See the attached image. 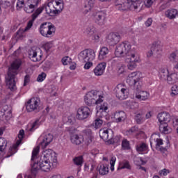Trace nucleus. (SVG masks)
<instances>
[{
    "label": "nucleus",
    "mask_w": 178,
    "mask_h": 178,
    "mask_svg": "<svg viewBox=\"0 0 178 178\" xmlns=\"http://www.w3.org/2000/svg\"><path fill=\"white\" fill-rule=\"evenodd\" d=\"M159 131L163 134H169V133H172V128L168 125V123L161 124L159 126Z\"/></svg>",
    "instance_id": "obj_25"
},
{
    "label": "nucleus",
    "mask_w": 178,
    "mask_h": 178,
    "mask_svg": "<svg viewBox=\"0 0 178 178\" xmlns=\"http://www.w3.org/2000/svg\"><path fill=\"white\" fill-rule=\"evenodd\" d=\"M120 169H128L130 170L131 169V167L130 166V164L129 163V161H124L122 165L118 167V170H120Z\"/></svg>",
    "instance_id": "obj_43"
},
{
    "label": "nucleus",
    "mask_w": 178,
    "mask_h": 178,
    "mask_svg": "<svg viewBox=\"0 0 178 178\" xmlns=\"http://www.w3.org/2000/svg\"><path fill=\"white\" fill-rule=\"evenodd\" d=\"M97 170L102 176H105V175H108L109 172V168L105 166L104 164L100 165L97 167Z\"/></svg>",
    "instance_id": "obj_29"
},
{
    "label": "nucleus",
    "mask_w": 178,
    "mask_h": 178,
    "mask_svg": "<svg viewBox=\"0 0 178 178\" xmlns=\"http://www.w3.org/2000/svg\"><path fill=\"white\" fill-rule=\"evenodd\" d=\"M43 48L46 51V52H48V51H49V49L52 48V44L50 42H47L43 45Z\"/></svg>",
    "instance_id": "obj_57"
},
{
    "label": "nucleus",
    "mask_w": 178,
    "mask_h": 178,
    "mask_svg": "<svg viewBox=\"0 0 178 178\" xmlns=\"http://www.w3.org/2000/svg\"><path fill=\"white\" fill-rule=\"evenodd\" d=\"M99 111H108V104L104 103L102 105H101Z\"/></svg>",
    "instance_id": "obj_60"
},
{
    "label": "nucleus",
    "mask_w": 178,
    "mask_h": 178,
    "mask_svg": "<svg viewBox=\"0 0 178 178\" xmlns=\"http://www.w3.org/2000/svg\"><path fill=\"white\" fill-rule=\"evenodd\" d=\"M102 123H104V120H102L101 118H97L95 120V124L96 129H99V127H101V126H102Z\"/></svg>",
    "instance_id": "obj_47"
},
{
    "label": "nucleus",
    "mask_w": 178,
    "mask_h": 178,
    "mask_svg": "<svg viewBox=\"0 0 178 178\" xmlns=\"http://www.w3.org/2000/svg\"><path fill=\"white\" fill-rule=\"evenodd\" d=\"M177 15V10L176 9L168 10L165 12V16L170 19H176Z\"/></svg>",
    "instance_id": "obj_30"
},
{
    "label": "nucleus",
    "mask_w": 178,
    "mask_h": 178,
    "mask_svg": "<svg viewBox=\"0 0 178 178\" xmlns=\"http://www.w3.org/2000/svg\"><path fill=\"white\" fill-rule=\"evenodd\" d=\"M143 114L138 113L135 115V120L138 124H141V122L143 121Z\"/></svg>",
    "instance_id": "obj_49"
},
{
    "label": "nucleus",
    "mask_w": 178,
    "mask_h": 178,
    "mask_svg": "<svg viewBox=\"0 0 178 178\" xmlns=\"http://www.w3.org/2000/svg\"><path fill=\"white\" fill-rule=\"evenodd\" d=\"M108 54H109V49H108V47H102L99 53V59L100 60L106 59V58L108 57Z\"/></svg>",
    "instance_id": "obj_24"
},
{
    "label": "nucleus",
    "mask_w": 178,
    "mask_h": 178,
    "mask_svg": "<svg viewBox=\"0 0 178 178\" xmlns=\"http://www.w3.org/2000/svg\"><path fill=\"white\" fill-rule=\"evenodd\" d=\"M141 0H131V10L141 9L143 5H141Z\"/></svg>",
    "instance_id": "obj_28"
},
{
    "label": "nucleus",
    "mask_w": 178,
    "mask_h": 178,
    "mask_svg": "<svg viewBox=\"0 0 178 178\" xmlns=\"http://www.w3.org/2000/svg\"><path fill=\"white\" fill-rule=\"evenodd\" d=\"M86 33L88 35V37H89V38L90 37H92V35H94L95 32H94V28L92 26H89L86 29Z\"/></svg>",
    "instance_id": "obj_44"
},
{
    "label": "nucleus",
    "mask_w": 178,
    "mask_h": 178,
    "mask_svg": "<svg viewBox=\"0 0 178 178\" xmlns=\"http://www.w3.org/2000/svg\"><path fill=\"white\" fill-rule=\"evenodd\" d=\"M154 2H155V0H147L146 3H145V5L147 6V8H150L152 6V3H154Z\"/></svg>",
    "instance_id": "obj_63"
},
{
    "label": "nucleus",
    "mask_w": 178,
    "mask_h": 178,
    "mask_svg": "<svg viewBox=\"0 0 178 178\" xmlns=\"http://www.w3.org/2000/svg\"><path fill=\"white\" fill-rule=\"evenodd\" d=\"M115 55L118 58L126 56L129 62L128 64V69L133 70L137 67V63L140 60V57L134 49H131V44L129 42H124L120 44L117 45Z\"/></svg>",
    "instance_id": "obj_2"
},
{
    "label": "nucleus",
    "mask_w": 178,
    "mask_h": 178,
    "mask_svg": "<svg viewBox=\"0 0 178 178\" xmlns=\"http://www.w3.org/2000/svg\"><path fill=\"white\" fill-rule=\"evenodd\" d=\"M122 147L124 149H129V148H130V143L127 140H124L122 143Z\"/></svg>",
    "instance_id": "obj_51"
},
{
    "label": "nucleus",
    "mask_w": 178,
    "mask_h": 178,
    "mask_svg": "<svg viewBox=\"0 0 178 178\" xmlns=\"http://www.w3.org/2000/svg\"><path fill=\"white\" fill-rule=\"evenodd\" d=\"M53 3L56 5L51 8V13H54V16H56V15H59L63 10L65 3L63 0H53Z\"/></svg>",
    "instance_id": "obj_13"
},
{
    "label": "nucleus",
    "mask_w": 178,
    "mask_h": 178,
    "mask_svg": "<svg viewBox=\"0 0 178 178\" xmlns=\"http://www.w3.org/2000/svg\"><path fill=\"white\" fill-rule=\"evenodd\" d=\"M35 9V8L34 7V5L30 4V2L26 1L25 3L24 10L26 13H33Z\"/></svg>",
    "instance_id": "obj_31"
},
{
    "label": "nucleus",
    "mask_w": 178,
    "mask_h": 178,
    "mask_svg": "<svg viewBox=\"0 0 178 178\" xmlns=\"http://www.w3.org/2000/svg\"><path fill=\"white\" fill-rule=\"evenodd\" d=\"M8 105H4L2 109L0 111V120L3 122H8L12 118V111L8 110Z\"/></svg>",
    "instance_id": "obj_15"
},
{
    "label": "nucleus",
    "mask_w": 178,
    "mask_h": 178,
    "mask_svg": "<svg viewBox=\"0 0 178 178\" xmlns=\"http://www.w3.org/2000/svg\"><path fill=\"white\" fill-rule=\"evenodd\" d=\"M22 66V60L17 59L14 60L7 72V76H6V83L7 88L10 90V91H15L17 89L16 81H17V76L19 73V69Z\"/></svg>",
    "instance_id": "obj_3"
},
{
    "label": "nucleus",
    "mask_w": 178,
    "mask_h": 178,
    "mask_svg": "<svg viewBox=\"0 0 178 178\" xmlns=\"http://www.w3.org/2000/svg\"><path fill=\"white\" fill-rule=\"evenodd\" d=\"M40 152V146H37L33 149L32 152V157L31 164V174L33 176H36L38 170L41 169L43 172H48L51 169V164L56 163L58 162V159L56 158V154L52 149H49L43 152V159H40L38 160V155Z\"/></svg>",
    "instance_id": "obj_1"
},
{
    "label": "nucleus",
    "mask_w": 178,
    "mask_h": 178,
    "mask_svg": "<svg viewBox=\"0 0 178 178\" xmlns=\"http://www.w3.org/2000/svg\"><path fill=\"white\" fill-rule=\"evenodd\" d=\"M15 3L13 0H1L0 5L3 6V8H8V6H12Z\"/></svg>",
    "instance_id": "obj_36"
},
{
    "label": "nucleus",
    "mask_w": 178,
    "mask_h": 178,
    "mask_svg": "<svg viewBox=\"0 0 178 178\" xmlns=\"http://www.w3.org/2000/svg\"><path fill=\"white\" fill-rule=\"evenodd\" d=\"M127 83L131 86H134L136 91L141 90V84H140V78H131L129 77L127 79Z\"/></svg>",
    "instance_id": "obj_17"
},
{
    "label": "nucleus",
    "mask_w": 178,
    "mask_h": 178,
    "mask_svg": "<svg viewBox=\"0 0 178 178\" xmlns=\"http://www.w3.org/2000/svg\"><path fill=\"white\" fill-rule=\"evenodd\" d=\"M157 119L159 120L160 124L169 123V122H170V114L166 112L160 113L157 115Z\"/></svg>",
    "instance_id": "obj_18"
},
{
    "label": "nucleus",
    "mask_w": 178,
    "mask_h": 178,
    "mask_svg": "<svg viewBox=\"0 0 178 178\" xmlns=\"http://www.w3.org/2000/svg\"><path fill=\"white\" fill-rule=\"evenodd\" d=\"M86 2L87 4L85 5L86 12H88L89 10H91V9L94 7L95 0H86Z\"/></svg>",
    "instance_id": "obj_38"
},
{
    "label": "nucleus",
    "mask_w": 178,
    "mask_h": 178,
    "mask_svg": "<svg viewBox=\"0 0 178 178\" xmlns=\"http://www.w3.org/2000/svg\"><path fill=\"white\" fill-rule=\"evenodd\" d=\"M83 159V156H79L73 159V162L76 166H81L84 162Z\"/></svg>",
    "instance_id": "obj_34"
},
{
    "label": "nucleus",
    "mask_w": 178,
    "mask_h": 178,
    "mask_svg": "<svg viewBox=\"0 0 178 178\" xmlns=\"http://www.w3.org/2000/svg\"><path fill=\"white\" fill-rule=\"evenodd\" d=\"M63 120L65 123H68V124H73V121L74 120V118L72 115L68 117H64Z\"/></svg>",
    "instance_id": "obj_45"
},
{
    "label": "nucleus",
    "mask_w": 178,
    "mask_h": 178,
    "mask_svg": "<svg viewBox=\"0 0 178 178\" xmlns=\"http://www.w3.org/2000/svg\"><path fill=\"white\" fill-rule=\"evenodd\" d=\"M41 122H40V119H37L32 124H31V127L29 129V131H34V130H35V129H37L38 127V126H40Z\"/></svg>",
    "instance_id": "obj_41"
},
{
    "label": "nucleus",
    "mask_w": 178,
    "mask_h": 178,
    "mask_svg": "<svg viewBox=\"0 0 178 178\" xmlns=\"http://www.w3.org/2000/svg\"><path fill=\"white\" fill-rule=\"evenodd\" d=\"M148 149V146L147 144L142 143L136 145V151L139 153L144 152Z\"/></svg>",
    "instance_id": "obj_33"
},
{
    "label": "nucleus",
    "mask_w": 178,
    "mask_h": 178,
    "mask_svg": "<svg viewBox=\"0 0 178 178\" xmlns=\"http://www.w3.org/2000/svg\"><path fill=\"white\" fill-rule=\"evenodd\" d=\"M91 110L87 106L81 107L77 110L76 118L78 120H84L90 116Z\"/></svg>",
    "instance_id": "obj_11"
},
{
    "label": "nucleus",
    "mask_w": 178,
    "mask_h": 178,
    "mask_svg": "<svg viewBox=\"0 0 178 178\" xmlns=\"http://www.w3.org/2000/svg\"><path fill=\"white\" fill-rule=\"evenodd\" d=\"M97 115L99 119H106V116H108V112L98 110L97 112Z\"/></svg>",
    "instance_id": "obj_40"
},
{
    "label": "nucleus",
    "mask_w": 178,
    "mask_h": 178,
    "mask_svg": "<svg viewBox=\"0 0 178 178\" xmlns=\"http://www.w3.org/2000/svg\"><path fill=\"white\" fill-rule=\"evenodd\" d=\"M94 20L96 24L104 26L105 24V19H106V13L104 11H98L94 15Z\"/></svg>",
    "instance_id": "obj_14"
},
{
    "label": "nucleus",
    "mask_w": 178,
    "mask_h": 178,
    "mask_svg": "<svg viewBox=\"0 0 178 178\" xmlns=\"http://www.w3.org/2000/svg\"><path fill=\"white\" fill-rule=\"evenodd\" d=\"M54 6L55 3H54V1L47 3V5L44 7L47 15H49L50 16H54V13H51V8H54Z\"/></svg>",
    "instance_id": "obj_35"
},
{
    "label": "nucleus",
    "mask_w": 178,
    "mask_h": 178,
    "mask_svg": "<svg viewBox=\"0 0 178 178\" xmlns=\"http://www.w3.org/2000/svg\"><path fill=\"white\" fill-rule=\"evenodd\" d=\"M70 140L72 144H74L75 145H80L83 141H84V138L81 135H72L70 136Z\"/></svg>",
    "instance_id": "obj_21"
},
{
    "label": "nucleus",
    "mask_w": 178,
    "mask_h": 178,
    "mask_svg": "<svg viewBox=\"0 0 178 178\" xmlns=\"http://www.w3.org/2000/svg\"><path fill=\"white\" fill-rule=\"evenodd\" d=\"M127 0H117L115 1V6L117 9H119V8L122 7V5H124L123 3L126 2Z\"/></svg>",
    "instance_id": "obj_53"
},
{
    "label": "nucleus",
    "mask_w": 178,
    "mask_h": 178,
    "mask_svg": "<svg viewBox=\"0 0 178 178\" xmlns=\"http://www.w3.org/2000/svg\"><path fill=\"white\" fill-rule=\"evenodd\" d=\"M24 138V130L21 129L18 134V138L19 140H17L16 143L14 144L12 147L9 148L8 152H10V155H8V156H12L14 154H16L17 152V147L22 144V141L23 138Z\"/></svg>",
    "instance_id": "obj_12"
},
{
    "label": "nucleus",
    "mask_w": 178,
    "mask_h": 178,
    "mask_svg": "<svg viewBox=\"0 0 178 178\" xmlns=\"http://www.w3.org/2000/svg\"><path fill=\"white\" fill-rule=\"evenodd\" d=\"M162 54V46L158 42H154L152 44L150 51L147 53V57L151 58L152 55L154 58H161Z\"/></svg>",
    "instance_id": "obj_9"
},
{
    "label": "nucleus",
    "mask_w": 178,
    "mask_h": 178,
    "mask_svg": "<svg viewBox=\"0 0 178 178\" xmlns=\"http://www.w3.org/2000/svg\"><path fill=\"white\" fill-rule=\"evenodd\" d=\"M30 5H33V8L38 6L39 0H29Z\"/></svg>",
    "instance_id": "obj_59"
},
{
    "label": "nucleus",
    "mask_w": 178,
    "mask_h": 178,
    "mask_svg": "<svg viewBox=\"0 0 178 178\" xmlns=\"http://www.w3.org/2000/svg\"><path fill=\"white\" fill-rule=\"evenodd\" d=\"M70 60H72V58H69V56H66L62 58L61 62L63 65H66L70 62Z\"/></svg>",
    "instance_id": "obj_54"
},
{
    "label": "nucleus",
    "mask_w": 178,
    "mask_h": 178,
    "mask_svg": "<svg viewBox=\"0 0 178 178\" xmlns=\"http://www.w3.org/2000/svg\"><path fill=\"white\" fill-rule=\"evenodd\" d=\"M136 98L139 99V101H146V99L149 98V93H148L147 91L138 90V93H136Z\"/></svg>",
    "instance_id": "obj_23"
},
{
    "label": "nucleus",
    "mask_w": 178,
    "mask_h": 178,
    "mask_svg": "<svg viewBox=\"0 0 178 178\" xmlns=\"http://www.w3.org/2000/svg\"><path fill=\"white\" fill-rule=\"evenodd\" d=\"M116 97L120 99V101H123V99H126V97H124V95H123V92L120 90V89H118L116 90Z\"/></svg>",
    "instance_id": "obj_42"
},
{
    "label": "nucleus",
    "mask_w": 178,
    "mask_h": 178,
    "mask_svg": "<svg viewBox=\"0 0 178 178\" xmlns=\"http://www.w3.org/2000/svg\"><path fill=\"white\" fill-rule=\"evenodd\" d=\"M80 62H90L95 59V51L92 49H86L81 51L78 55Z\"/></svg>",
    "instance_id": "obj_8"
},
{
    "label": "nucleus",
    "mask_w": 178,
    "mask_h": 178,
    "mask_svg": "<svg viewBox=\"0 0 178 178\" xmlns=\"http://www.w3.org/2000/svg\"><path fill=\"white\" fill-rule=\"evenodd\" d=\"M120 34L118 33H110L106 39V41L108 44L113 46L116 45L119 41H120Z\"/></svg>",
    "instance_id": "obj_16"
},
{
    "label": "nucleus",
    "mask_w": 178,
    "mask_h": 178,
    "mask_svg": "<svg viewBox=\"0 0 178 178\" xmlns=\"http://www.w3.org/2000/svg\"><path fill=\"white\" fill-rule=\"evenodd\" d=\"M30 82V75L27 74L24 76V86L26 87L27 86V83Z\"/></svg>",
    "instance_id": "obj_62"
},
{
    "label": "nucleus",
    "mask_w": 178,
    "mask_h": 178,
    "mask_svg": "<svg viewBox=\"0 0 178 178\" xmlns=\"http://www.w3.org/2000/svg\"><path fill=\"white\" fill-rule=\"evenodd\" d=\"M102 98H104V97L98 95L97 90H91L86 94L84 101L88 106H91V105H98V104H101V102L104 101Z\"/></svg>",
    "instance_id": "obj_4"
},
{
    "label": "nucleus",
    "mask_w": 178,
    "mask_h": 178,
    "mask_svg": "<svg viewBox=\"0 0 178 178\" xmlns=\"http://www.w3.org/2000/svg\"><path fill=\"white\" fill-rule=\"evenodd\" d=\"M53 140H54V136H52V134H48L47 135H45L42 142L41 143L42 146L44 148H47V147H48V145H49V144L52 143Z\"/></svg>",
    "instance_id": "obj_22"
},
{
    "label": "nucleus",
    "mask_w": 178,
    "mask_h": 178,
    "mask_svg": "<svg viewBox=\"0 0 178 178\" xmlns=\"http://www.w3.org/2000/svg\"><path fill=\"white\" fill-rule=\"evenodd\" d=\"M115 162H116V157H111L110 163H111V170L112 172H113V170H115Z\"/></svg>",
    "instance_id": "obj_52"
},
{
    "label": "nucleus",
    "mask_w": 178,
    "mask_h": 178,
    "mask_svg": "<svg viewBox=\"0 0 178 178\" xmlns=\"http://www.w3.org/2000/svg\"><path fill=\"white\" fill-rule=\"evenodd\" d=\"M44 7H40L38 8L35 13L32 15V20L29 21L27 24V26H26V28L24 29V30H19L16 34H17V37H23V33H26V31L30 30V29H31V27H33V23L34 22V21L37 19V17H38L39 15H41V13H42V10H44Z\"/></svg>",
    "instance_id": "obj_7"
},
{
    "label": "nucleus",
    "mask_w": 178,
    "mask_h": 178,
    "mask_svg": "<svg viewBox=\"0 0 178 178\" xmlns=\"http://www.w3.org/2000/svg\"><path fill=\"white\" fill-rule=\"evenodd\" d=\"M169 76V71L168 70H161L160 72V78L161 80H167L168 77Z\"/></svg>",
    "instance_id": "obj_39"
},
{
    "label": "nucleus",
    "mask_w": 178,
    "mask_h": 178,
    "mask_svg": "<svg viewBox=\"0 0 178 178\" xmlns=\"http://www.w3.org/2000/svg\"><path fill=\"white\" fill-rule=\"evenodd\" d=\"M47 77V74L45 72H42L41 74H39L37 78V81H44Z\"/></svg>",
    "instance_id": "obj_50"
},
{
    "label": "nucleus",
    "mask_w": 178,
    "mask_h": 178,
    "mask_svg": "<svg viewBox=\"0 0 178 178\" xmlns=\"http://www.w3.org/2000/svg\"><path fill=\"white\" fill-rule=\"evenodd\" d=\"M83 63H86L84 65V69L88 70L91 66H92V61H82Z\"/></svg>",
    "instance_id": "obj_56"
},
{
    "label": "nucleus",
    "mask_w": 178,
    "mask_h": 178,
    "mask_svg": "<svg viewBox=\"0 0 178 178\" xmlns=\"http://www.w3.org/2000/svg\"><path fill=\"white\" fill-rule=\"evenodd\" d=\"M37 50H35L34 49H31L29 51V58L32 60L33 62H38L41 60V58L42 56L40 55L39 57H37Z\"/></svg>",
    "instance_id": "obj_20"
},
{
    "label": "nucleus",
    "mask_w": 178,
    "mask_h": 178,
    "mask_svg": "<svg viewBox=\"0 0 178 178\" xmlns=\"http://www.w3.org/2000/svg\"><path fill=\"white\" fill-rule=\"evenodd\" d=\"M121 92H122L123 95H124L125 99L129 97V89L127 88H122L120 89Z\"/></svg>",
    "instance_id": "obj_58"
},
{
    "label": "nucleus",
    "mask_w": 178,
    "mask_h": 178,
    "mask_svg": "<svg viewBox=\"0 0 178 178\" xmlns=\"http://www.w3.org/2000/svg\"><path fill=\"white\" fill-rule=\"evenodd\" d=\"M99 136L102 140L107 141L108 144H115V143H118L119 140V137L113 138V131L111 129H101L99 131Z\"/></svg>",
    "instance_id": "obj_6"
},
{
    "label": "nucleus",
    "mask_w": 178,
    "mask_h": 178,
    "mask_svg": "<svg viewBox=\"0 0 178 178\" xmlns=\"http://www.w3.org/2000/svg\"><path fill=\"white\" fill-rule=\"evenodd\" d=\"M176 58H177V52H176V51L172 53L170 56V60L175 61V60H176Z\"/></svg>",
    "instance_id": "obj_61"
},
{
    "label": "nucleus",
    "mask_w": 178,
    "mask_h": 178,
    "mask_svg": "<svg viewBox=\"0 0 178 178\" xmlns=\"http://www.w3.org/2000/svg\"><path fill=\"white\" fill-rule=\"evenodd\" d=\"M105 67H106V63H99L94 69V73L95 76H102V74H104V71L105 70Z\"/></svg>",
    "instance_id": "obj_19"
},
{
    "label": "nucleus",
    "mask_w": 178,
    "mask_h": 178,
    "mask_svg": "<svg viewBox=\"0 0 178 178\" xmlns=\"http://www.w3.org/2000/svg\"><path fill=\"white\" fill-rule=\"evenodd\" d=\"M85 134L88 136V138H89V142L92 143V131L91 129H86L85 130Z\"/></svg>",
    "instance_id": "obj_46"
},
{
    "label": "nucleus",
    "mask_w": 178,
    "mask_h": 178,
    "mask_svg": "<svg viewBox=\"0 0 178 178\" xmlns=\"http://www.w3.org/2000/svg\"><path fill=\"white\" fill-rule=\"evenodd\" d=\"M52 65V64L51 63V62H49V60H46L44 63V69H51V66Z\"/></svg>",
    "instance_id": "obj_64"
},
{
    "label": "nucleus",
    "mask_w": 178,
    "mask_h": 178,
    "mask_svg": "<svg viewBox=\"0 0 178 178\" xmlns=\"http://www.w3.org/2000/svg\"><path fill=\"white\" fill-rule=\"evenodd\" d=\"M8 146V142L3 138H0V159L3 158V154H1L3 151H5V148Z\"/></svg>",
    "instance_id": "obj_27"
},
{
    "label": "nucleus",
    "mask_w": 178,
    "mask_h": 178,
    "mask_svg": "<svg viewBox=\"0 0 178 178\" xmlns=\"http://www.w3.org/2000/svg\"><path fill=\"white\" fill-rule=\"evenodd\" d=\"M172 92L170 93L171 97H175V95H178V87L177 85H175L172 87Z\"/></svg>",
    "instance_id": "obj_48"
},
{
    "label": "nucleus",
    "mask_w": 178,
    "mask_h": 178,
    "mask_svg": "<svg viewBox=\"0 0 178 178\" xmlns=\"http://www.w3.org/2000/svg\"><path fill=\"white\" fill-rule=\"evenodd\" d=\"M125 66L124 65H120L118 67V74L119 75L120 74H123V73H124V72H126V70H125Z\"/></svg>",
    "instance_id": "obj_55"
},
{
    "label": "nucleus",
    "mask_w": 178,
    "mask_h": 178,
    "mask_svg": "<svg viewBox=\"0 0 178 178\" xmlns=\"http://www.w3.org/2000/svg\"><path fill=\"white\" fill-rule=\"evenodd\" d=\"M38 104H40V98L33 97L29 99L26 104V108L28 112H40L41 111V108L38 106Z\"/></svg>",
    "instance_id": "obj_10"
},
{
    "label": "nucleus",
    "mask_w": 178,
    "mask_h": 178,
    "mask_svg": "<svg viewBox=\"0 0 178 178\" xmlns=\"http://www.w3.org/2000/svg\"><path fill=\"white\" fill-rule=\"evenodd\" d=\"M114 118L117 122V123H120L122 120H124L126 119V113L124 111H119L116 112L114 114Z\"/></svg>",
    "instance_id": "obj_26"
},
{
    "label": "nucleus",
    "mask_w": 178,
    "mask_h": 178,
    "mask_svg": "<svg viewBox=\"0 0 178 178\" xmlns=\"http://www.w3.org/2000/svg\"><path fill=\"white\" fill-rule=\"evenodd\" d=\"M168 84H175L177 81V74L172 73L167 77Z\"/></svg>",
    "instance_id": "obj_32"
},
{
    "label": "nucleus",
    "mask_w": 178,
    "mask_h": 178,
    "mask_svg": "<svg viewBox=\"0 0 178 178\" xmlns=\"http://www.w3.org/2000/svg\"><path fill=\"white\" fill-rule=\"evenodd\" d=\"M55 25L51 22H43L39 28V33L45 38H51L56 31Z\"/></svg>",
    "instance_id": "obj_5"
},
{
    "label": "nucleus",
    "mask_w": 178,
    "mask_h": 178,
    "mask_svg": "<svg viewBox=\"0 0 178 178\" xmlns=\"http://www.w3.org/2000/svg\"><path fill=\"white\" fill-rule=\"evenodd\" d=\"M131 9V3L129 2V0H127L122 4V6L118 8V10H129Z\"/></svg>",
    "instance_id": "obj_37"
}]
</instances>
